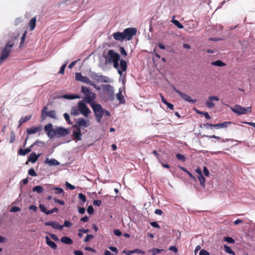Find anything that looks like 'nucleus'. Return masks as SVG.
Wrapping results in <instances>:
<instances>
[{
	"instance_id": "f257e3e1",
	"label": "nucleus",
	"mask_w": 255,
	"mask_h": 255,
	"mask_svg": "<svg viewBox=\"0 0 255 255\" xmlns=\"http://www.w3.org/2000/svg\"><path fill=\"white\" fill-rule=\"evenodd\" d=\"M137 30L135 28H127L124 29L123 32H116L112 34L113 38L117 41H123L125 39L127 40H131L133 36L136 33Z\"/></svg>"
},
{
	"instance_id": "f03ea898",
	"label": "nucleus",
	"mask_w": 255,
	"mask_h": 255,
	"mask_svg": "<svg viewBox=\"0 0 255 255\" xmlns=\"http://www.w3.org/2000/svg\"><path fill=\"white\" fill-rule=\"evenodd\" d=\"M81 92L85 95V97L83 100L84 102L87 103L90 106L95 104L94 101L96 98V95L94 92H91L89 88L82 86L81 87Z\"/></svg>"
},
{
	"instance_id": "7ed1b4c3",
	"label": "nucleus",
	"mask_w": 255,
	"mask_h": 255,
	"mask_svg": "<svg viewBox=\"0 0 255 255\" xmlns=\"http://www.w3.org/2000/svg\"><path fill=\"white\" fill-rule=\"evenodd\" d=\"M14 39L13 38L12 39L8 41L2 50L0 57V61L1 62H3L4 59L8 57L14 44Z\"/></svg>"
},
{
	"instance_id": "20e7f679",
	"label": "nucleus",
	"mask_w": 255,
	"mask_h": 255,
	"mask_svg": "<svg viewBox=\"0 0 255 255\" xmlns=\"http://www.w3.org/2000/svg\"><path fill=\"white\" fill-rule=\"evenodd\" d=\"M93 111L94 113L95 116L97 121L100 123L102 117L104 116V110L102 106L99 104H94L91 105Z\"/></svg>"
},
{
	"instance_id": "39448f33",
	"label": "nucleus",
	"mask_w": 255,
	"mask_h": 255,
	"mask_svg": "<svg viewBox=\"0 0 255 255\" xmlns=\"http://www.w3.org/2000/svg\"><path fill=\"white\" fill-rule=\"evenodd\" d=\"M105 57L106 58V62L110 64L112 63V62L115 61L120 60L121 56L114 50L111 49L108 51L107 56Z\"/></svg>"
},
{
	"instance_id": "423d86ee",
	"label": "nucleus",
	"mask_w": 255,
	"mask_h": 255,
	"mask_svg": "<svg viewBox=\"0 0 255 255\" xmlns=\"http://www.w3.org/2000/svg\"><path fill=\"white\" fill-rule=\"evenodd\" d=\"M231 110L233 112L239 115L250 113L252 112V108L251 107L244 108L239 105H235Z\"/></svg>"
},
{
	"instance_id": "0eeeda50",
	"label": "nucleus",
	"mask_w": 255,
	"mask_h": 255,
	"mask_svg": "<svg viewBox=\"0 0 255 255\" xmlns=\"http://www.w3.org/2000/svg\"><path fill=\"white\" fill-rule=\"evenodd\" d=\"M47 109L46 107H44L41 111V121H43L46 120L47 117L54 119H56V112L55 110H50L46 111Z\"/></svg>"
},
{
	"instance_id": "6e6552de",
	"label": "nucleus",
	"mask_w": 255,
	"mask_h": 255,
	"mask_svg": "<svg viewBox=\"0 0 255 255\" xmlns=\"http://www.w3.org/2000/svg\"><path fill=\"white\" fill-rule=\"evenodd\" d=\"M80 113H81L84 117L88 118L89 114L91 113V110L84 103L83 101H79L78 103Z\"/></svg>"
},
{
	"instance_id": "1a4fd4ad",
	"label": "nucleus",
	"mask_w": 255,
	"mask_h": 255,
	"mask_svg": "<svg viewBox=\"0 0 255 255\" xmlns=\"http://www.w3.org/2000/svg\"><path fill=\"white\" fill-rule=\"evenodd\" d=\"M75 80L78 81H80L84 83L89 84L91 86H95V84L92 82L88 77L86 76H83L81 73H76Z\"/></svg>"
},
{
	"instance_id": "9d476101",
	"label": "nucleus",
	"mask_w": 255,
	"mask_h": 255,
	"mask_svg": "<svg viewBox=\"0 0 255 255\" xmlns=\"http://www.w3.org/2000/svg\"><path fill=\"white\" fill-rule=\"evenodd\" d=\"M172 88L174 91L177 93L179 95V96L181 97L185 101L191 103H195L196 102V100L192 99L190 96H189L188 95L181 92L180 90L174 87H172Z\"/></svg>"
},
{
	"instance_id": "9b49d317",
	"label": "nucleus",
	"mask_w": 255,
	"mask_h": 255,
	"mask_svg": "<svg viewBox=\"0 0 255 255\" xmlns=\"http://www.w3.org/2000/svg\"><path fill=\"white\" fill-rule=\"evenodd\" d=\"M91 78L97 82H109V78L105 76L100 75L96 73H93L91 75Z\"/></svg>"
},
{
	"instance_id": "f8f14e48",
	"label": "nucleus",
	"mask_w": 255,
	"mask_h": 255,
	"mask_svg": "<svg viewBox=\"0 0 255 255\" xmlns=\"http://www.w3.org/2000/svg\"><path fill=\"white\" fill-rule=\"evenodd\" d=\"M55 136H64L67 135L69 132L68 130L63 127H59L53 131Z\"/></svg>"
},
{
	"instance_id": "ddd939ff",
	"label": "nucleus",
	"mask_w": 255,
	"mask_h": 255,
	"mask_svg": "<svg viewBox=\"0 0 255 255\" xmlns=\"http://www.w3.org/2000/svg\"><path fill=\"white\" fill-rule=\"evenodd\" d=\"M76 125L80 128H87L90 126V121L83 118H79L76 122Z\"/></svg>"
},
{
	"instance_id": "4468645a",
	"label": "nucleus",
	"mask_w": 255,
	"mask_h": 255,
	"mask_svg": "<svg viewBox=\"0 0 255 255\" xmlns=\"http://www.w3.org/2000/svg\"><path fill=\"white\" fill-rule=\"evenodd\" d=\"M219 100V98L217 96H210L209 97V100L205 103L206 106L208 108H212L215 106V104L213 103V101H218Z\"/></svg>"
},
{
	"instance_id": "2eb2a0df",
	"label": "nucleus",
	"mask_w": 255,
	"mask_h": 255,
	"mask_svg": "<svg viewBox=\"0 0 255 255\" xmlns=\"http://www.w3.org/2000/svg\"><path fill=\"white\" fill-rule=\"evenodd\" d=\"M45 226H50L53 228L55 229H58L59 230H62L63 226L62 225H60L56 221H51V222H46L45 223Z\"/></svg>"
},
{
	"instance_id": "dca6fc26",
	"label": "nucleus",
	"mask_w": 255,
	"mask_h": 255,
	"mask_svg": "<svg viewBox=\"0 0 255 255\" xmlns=\"http://www.w3.org/2000/svg\"><path fill=\"white\" fill-rule=\"evenodd\" d=\"M104 90L107 92V94L109 95L111 99H114V90L113 87L110 85H105L104 86Z\"/></svg>"
},
{
	"instance_id": "f3484780",
	"label": "nucleus",
	"mask_w": 255,
	"mask_h": 255,
	"mask_svg": "<svg viewBox=\"0 0 255 255\" xmlns=\"http://www.w3.org/2000/svg\"><path fill=\"white\" fill-rule=\"evenodd\" d=\"M231 124L232 123L231 122H225L223 123L213 124V128H214L215 129L226 128L231 125Z\"/></svg>"
},
{
	"instance_id": "a211bd4d",
	"label": "nucleus",
	"mask_w": 255,
	"mask_h": 255,
	"mask_svg": "<svg viewBox=\"0 0 255 255\" xmlns=\"http://www.w3.org/2000/svg\"><path fill=\"white\" fill-rule=\"evenodd\" d=\"M42 127H33L29 128H27L26 131L29 134H34L37 132L40 131L42 130Z\"/></svg>"
},
{
	"instance_id": "6ab92c4d",
	"label": "nucleus",
	"mask_w": 255,
	"mask_h": 255,
	"mask_svg": "<svg viewBox=\"0 0 255 255\" xmlns=\"http://www.w3.org/2000/svg\"><path fill=\"white\" fill-rule=\"evenodd\" d=\"M46 243L48 246H49L51 249L56 250L57 248L56 244L53 241H51L50 238L48 236H46Z\"/></svg>"
},
{
	"instance_id": "aec40b11",
	"label": "nucleus",
	"mask_w": 255,
	"mask_h": 255,
	"mask_svg": "<svg viewBox=\"0 0 255 255\" xmlns=\"http://www.w3.org/2000/svg\"><path fill=\"white\" fill-rule=\"evenodd\" d=\"M39 155V154L36 155L35 152H32L30 154L28 158V160L30 161L31 163H34L37 160Z\"/></svg>"
},
{
	"instance_id": "412c9836",
	"label": "nucleus",
	"mask_w": 255,
	"mask_h": 255,
	"mask_svg": "<svg viewBox=\"0 0 255 255\" xmlns=\"http://www.w3.org/2000/svg\"><path fill=\"white\" fill-rule=\"evenodd\" d=\"M45 163H48L49 165H59V162L55 159H49L48 158H46L45 161Z\"/></svg>"
},
{
	"instance_id": "4be33fe9",
	"label": "nucleus",
	"mask_w": 255,
	"mask_h": 255,
	"mask_svg": "<svg viewBox=\"0 0 255 255\" xmlns=\"http://www.w3.org/2000/svg\"><path fill=\"white\" fill-rule=\"evenodd\" d=\"M36 17H34L30 19L29 22V26L30 30L32 31L34 29L36 26Z\"/></svg>"
},
{
	"instance_id": "5701e85b",
	"label": "nucleus",
	"mask_w": 255,
	"mask_h": 255,
	"mask_svg": "<svg viewBox=\"0 0 255 255\" xmlns=\"http://www.w3.org/2000/svg\"><path fill=\"white\" fill-rule=\"evenodd\" d=\"M61 242L67 245H71L73 243V241L72 239L69 237L66 236L63 237L61 239Z\"/></svg>"
},
{
	"instance_id": "b1692460",
	"label": "nucleus",
	"mask_w": 255,
	"mask_h": 255,
	"mask_svg": "<svg viewBox=\"0 0 255 255\" xmlns=\"http://www.w3.org/2000/svg\"><path fill=\"white\" fill-rule=\"evenodd\" d=\"M119 68L122 71V72L126 71L127 69V62L125 60H122L120 61Z\"/></svg>"
},
{
	"instance_id": "393cba45",
	"label": "nucleus",
	"mask_w": 255,
	"mask_h": 255,
	"mask_svg": "<svg viewBox=\"0 0 255 255\" xmlns=\"http://www.w3.org/2000/svg\"><path fill=\"white\" fill-rule=\"evenodd\" d=\"M31 115L27 116L25 117L21 118L19 121L18 127H20L24 123L30 120L31 118Z\"/></svg>"
},
{
	"instance_id": "a878e982",
	"label": "nucleus",
	"mask_w": 255,
	"mask_h": 255,
	"mask_svg": "<svg viewBox=\"0 0 255 255\" xmlns=\"http://www.w3.org/2000/svg\"><path fill=\"white\" fill-rule=\"evenodd\" d=\"M53 126L51 124L49 123L44 126V129L45 131L47 132V135H49V131H53L54 130L53 129Z\"/></svg>"
},
{
	"instance_id": "bb28decb",
	"label": "nucleus",
	"mask_w": 255,
	"mask_h": 255,
	"mask_svg": "<svg viewBox=\"0 0 255 255\" xmlns=\"http://www.w3.org/2000/svg\"><path fill=\"white\" fill-rule=\"evenodd\" d=\"M31 149L30 148H27L25 149H23L22 148H20L18 150V154L22 156L25 155L27 153L30 152Z\"/></svg>"
},
{
	"instance_id": "cd10ccee",
	"label": "nucleus",
	"mask_w": 255,
	"mask_h": 255,
	"mask_svg": "<svg viewBox=\"0 0 255 255\" xmlns=\"http://www.w3.org/2000/svg\"><path fill=\"white\" fill-rule=\"evenodd\" d=\"M62 98L66 99L73 100L75 99H79L80 96L75 95H64Z\"/></svg>"
},
{
	"instance_id": "c85d7f7f",
	"label": "nucleus",
	"mask_w": 255,
	"mask_h": 255,
	"mask_svg": "<svg viewBox=\"0 0 255 255\" xmlns=\"http://www.w3.org/2000/svg\"><path fill=\"white\" fill-rule=\"evenodd\" d=\"M119 60H116L114 62H112V63L114 64V67L116 69L118 70V73L121 76L122 75V71L119 68Z\"/></svg>"
},
{
	"instance_id": "c756f323",
	"label": "nucleus",
	"mask_w": 255,
	"mask_h": 255,
	"mask_svg": "<svg viewBox=\"0 0 255 255\" xmlns=\"http://www.w3.org/2000/svg\"><path fill=\"white\" fill-rule=\"evenodd\" d=\"M79 113H80V111H79L78 106V107H73L72 108L71 110V114L72 115H74V116L78 115L79 114Z\"/></svg>"
},
{
	"instance_id": "7c9ffc66",
	"label": "nucleus",
	"mask_w": 255,
	"mask_h": 255,
	"mask_svg": "<svg viewBox=\"0 0 255 255\" xmlns=\"http://www.w3.org/2000/svg\"><path fill=\"white\" fill-rule=\"evenodd\" d=\"M211 65L219 67H222L225 66L226 64L221 60H217L216 61L212 62L211 63Z\"/></svg>"
},
{
	"instance_id": "2f4dec72",
	"label": "nucleus",
	"mask_w": 255,
	"mask_h": 255,
	"mask_svg": "<svg viewBox=\"0 0 255 255\" xmlns=\"http://www.w3.org/2000/svg\"><path fill=\"white\" fill-rule=\"evenodd\" d=\"M117 98L118 100L120 101V103H121L122 104H123V103H124L125 102V100L124 99V97L123 96L122 93L120 91L117 94Z\"/></svg>"
},
{
	"instance_id": "473e14b6",
	"label": "nucleus",
	"mask_w": 255,
	"mask_h": 255,
	"mask_svg": "<svg viewBox=\"0 0 255 255\" xmlns=\"http://www.w3.org/2000/svg\"><path fill=\"white\" fill-rule=\"evenodd\" d=\"M73 135L74 139L76 140H81L82 133L81 132H73Z\"/></svg>"
},
{
	"instance_id": "72a5a7b5",
	"label": "nucleus",
	"mask_w": 255,
	"mask_h": 255,
	"mask_svg": "<svg viewBox=\"0 0 255 255\" xmlns=\"http://www.w3.org/2000/svg\"><path fill=\"white\" fill-rule=\"evenodd\" d=\"M164 250L163 249H159L156 248H152L149 251V252L152 253L153 255H155L157 254H159L163 252Z\"/></svg>"
},
{
	"instance_id": "f704fd0d",
	"label": "nucleus",
	"mask_w": 255,
	"mask_h": 255,
	"mask_svg": "<svg viewBox=\"0 0 255 255\" xmlns=\"http://www.w3.org/2000/svg\"><path fill=\"white\" fill-rule=\"evenodd\" d=\"M33 191L37 192L38 193H41L43 191V188L41 186H36L33 188Z\"/></svg>"
},
{
	"instance_id": "c9c22d12",
	"label": "nucleus",
	"mask_w": 255,
	"mask_h": 255,
	"mask_svg": "<svg viewBox=\"0 0 255 255\" xmlns=\"http://www.w3.org/2000/svg\"><path fill=\"white\" fill-rule=\"evenodd\" d=\"M198 179L200 181V185L203 186V187H205V182L206 181V179L205 177H204L203 175L198 176Z\"/></svg>"
},
{
	"instance_id": "e433bc0d",
	"label": "nucleus",
	"mask_w": 255,
	"mask_h": 255,
	"mask_svg": "<svg viewBox=\"0 0 255 255\" xmlns=\"http://www.w3.org/2000/svg\"><path fill=\"white\" fill-rule=\"evenodd\" d=\"M224 249H225V251L226 253H228V254H229L233 255L235 254V252L231 250V248H230V247H229V246H227V245H225L224 246Z\"/></svg>"
},
{
	"instance_id": "4c0bfd02",
	"label": "nucleus",
	"mask_w": 255,
	"mask_h": 255,
	"mask_svg": "<svg viewBox=\"0 0 255 255\" xmlns=\"http://www.w3.org/2000/svg\"><path fill=\"white\" fill-rule=\"evenodd\" d=\"M175 156L177 159L182 162H185L186 160V158L183 155L180 153H177Z\"/></svg>"
},
{
	"instance_id": "58836bf2",
	"label": "nucleus",
	"mask_w": 255,
	"mask_h": 255,
	"mask_svg": "<svg viewBox=\"0 0 255 255\" xmlns=\"http://www.w3.org/2000/svg\"><path fill=\"white\" fill-rule=\"evenodd\" d=\"M78 197L80 200L82 201L83 203H84L86 201V197L84 194L82 193H79L78 194Z\"/></svg>"
},
{
	"instance_id": "ea45409f",
	"label": "nucleus",
	"mask_w": 255,
	"mask_h": 255,
	"mask_svg": "<svg viewBox=\"0 0 255 255\" xmlns=\"http://www.w3.org/2000/svg\"><path fill=\"white\" fill-rule=\"evenodd\" d=\"M172 22L176 25L178 28L181 29L183 28V25L181 24L179 21L177 20H172Z\"/></svg>"
},
{
	"instance_id": "a19ab883",
	"label": "nucleus",
	"mask_w": 255,
	"mask_h": 255,
	"mask_svg": "<svg viewBox=\"0 0 255 255\" xmlns=\"http://www.w3.org/2000/svg\"><path fill=\"white\" fill-rule=\"evenodd\" d=\"M26 34H27V31H25L23 33V35H22V36L21 38V41H20V46H19L20 47H22V44H23V43L24 42Z\"/></svg>"
},
{
	"instance_id": "79ce46f5",
	"label": "nucleus",
	"mask_w": 255,
	"mask_h": 255,
	"mask_svg": "<svg viewBox=\"0 0 255 255\" xmlns=\"http://www.w3.org/2000/svg\"><path fill=\"white\" fill-rule=\"evenodd\" d=\"M224 241L231 244L235 243V240L231 237H227L224 238Z\"/></svg>"
},
{
	"instance_id": "37998d69",
	"label": "nucleus",
	"mask_w": 255,
	"mask_h": 255,
	"mask_svg": "<svg viewBox=\"0 0 255 255\" xmlns=\"http://www.w3.org/2000/svg\"><path fill=\"white\" fill-rule=\"evenodd\" d=\"M54 190H55V193L56 194H61L64 193L63 189L60 187H55Z\"/></svg>"
},
{
	"instance_id": "c03bdc74",
	"label": "nucleus",
	"mask_w": 255,
	"mask_h": 255,
	"mask_svg": "<svg viewBox=\"0 0 255 255\" xmlns=\"http://www.w3.org/2000/svg\"><path fill=\"white\" fill-rule=\"evenodd\" d=\"M28 172V174L32 176H36L37 175V173L33 168H30V169H29Z\"/></svg>"
},
{
	"instance_id": "a18cd8bd",
	"label": "nucleus",
	"mask_w": 255,
	"mask_h": 255,
	"mask_svg": "<svg viewBox=\"0 0 255 255\" xmlns=\"http://www.w3.org/2000/svg\"><path fill=\"white\" fill-rule=\"evenodd\" d=\"M20 211V209L16 206H13L10 209V212H16Z\"/></svg>"
},
{
	"instance_id": "49530a36",
	"label": "nucleus",
	"mask_w": 255,
	"mask_h": 255,
	"mask_svg": "<svg viewBox=\"0 0 255 255\" xmlns=\"http://www.w3.org/2000/svg\"><path fill=\"white\" fill-rule=\"evenodd\" d=\"M15 140V134L13 131H11L10 132V142L12 143Z\"/></svg>"
},
{
	"instance_id": "de8ad7c7",
	"label": "nucleus",
	"mask_w": 255,
	"mask_h": 255,
	"mask_svg": "<svg viewBox=\"0 0 255 255\" xmlns=\"http://www.w3.org/2000/svg\"><path fill=\"white\" fill-rule=\"evenodd\" d=\"M66 63L65 64H64L62 65V66L61 67V68L59 71V74H63L65 72V69L66 68Z\"/></svg>"
},
{
	"instance_id": "09e8293b",
	"label": "nucleus",
	"mask_w": 255,
	"mask_h": 255,
	"mask_svg": "<svg viewBox=\"0 0 255 255\" xmlns=\"http://www.w3.org/2000/svg\"><path fill=\"white\" fill-rule=\"evenodd\" d=\"M39 207L41 211L45 214V212H47V208L43 204H40Z\"/></svg>"
},
{
	"instance_id": "8fccbe9b",
	"label": "nucleus",
	"mask_w": 255,
	"mask_h": 255,
	"mask_svg": "<svg viewBox=\"0 0 255 255\" xmlns=\"http://www.w3.org/2000/svg\"><path fill=\"white\" fill-rule=\"evenodd\" d=\"M72 226V224L71 222H70V221H69L68 220H65L64 221V225L63 226V227L64 226V227H68V228H70Z\"/></svg>"
},
{
	"instance_id": "3c124183",
	"label": "nucleus",
	"mask_w": 255,
	"mask_h": 255,
	"mask_svg": "<svg viewBox=\"0 0 255 255\" xmlns=\"http://www.w3.org/2000/svg\"><path fill=\"white\" fill-rule=\"evenodd\" d=\"M49 235L50 236L51 239L54 241H58L59 240V239L56 235L52 233H49Z\"/></svg>"
},
{
	"instance_id": "603ef678",
	"label": "nucleus",
	"mask_w": 255,
	"mask_h": 255,
	"mask_svg": "<svg viewBox=\"0 0 255 255\" xmlns=\"http://www.w3.org/2000/svg\"><path fill=\"white\" fill-rule=\"evenodd\" d=\"M203 137H209V138H215V139H217L218 140L221 139L220 137L215 135H210V136L207 135H203Z\"/></svg>"
},
{
	"instance_id": "864d4df0",
	"label": "nucleus",
	"mask_w": 255,
	"mask_h": 255,
	"mask_svg": "<svg viewBox=\"0 0 255 255\" xmlns=\"http://www.w3.org/2000/svg\"><path fill=\"white\" fill-rule=\"evenodd\" d=\"M209 253L205 250L202 249L200 251L199 255H209Z\"/></svg>"
},
{
	"instance_id": "5fc2aeb1",
	"label": "nucleus",
	"mask_w": 255,
	"mask_h": 255,
	"mask_svg": "<svg viewBox=\"0 0 255 255\" xmlns=\"http://www.w3.org/2000/svg\"><path fill=\"white\" fill-rule=\"evenodd\" d=\"M94 211V210L93 207L91 205L88 206V207L87 208V212L89 214H93Z\"/></svg>"
},
{
	"instance_id": "6e6d98bb",
	"label": "nucleus",
	"mask_w": 255,
	"mask_h": 255,
	"mask_svg": "<svg viewBox=\"0 0 255 255\" xmlns=\"http://www.w3.org/2000/svg\"><path fill=\"white\" fill-rule=\"evenodd\" d=\"M66 186H67V187L69 189L72 190H74V189H75V187L74 185H73L71 184L70 183H69V182H66Z\"/></svg>"
},
{
	"instance_id": "4d7b16f0",
	"label": "nucleus",
	"mask_w": 255,
	"mask_h": 255,
	"mask_svg": "<svg viewBox=\"0 0 255 255\" xmlns=\"http://www.w3.org/2000/svg\"><path fill=\"white\" fill-rule=\"evenodd\" d=\"M200 114L204 115L206 119L207 120H210L211 119V117L207 112H200Z\"/></svg>"
},
{
	"instance_id": "13d9d810",
	"label": "nucleus",
	"mask_w": 255,
	"mask_h": 255,
	"mask_svg": "<svg viewBox=\"0 0 255 255\" xmlns=\"http://www.w3.org/2000/svg\"><path fill=\"white\" fill-rule=\"evenodd\" d=\"M120 52H121V53L124 55V56H127V53L126 52V51L125 50V48L123 47H121L120 48Z\"/></svg>"
},
{
	"instance_id": "bf43d9fd",
	"label": "nucleus",
	"mask_w": 255,
	"mask_h": 255,
	"mask_svg": "<svg viewBox=\"0 0 255 255\" xmlns=\"http://www.w3.org/2000/svg\"><path fill=\"white\" fill-rule=\"evenodd\" d=\"M203 172H204V175L206 176H209V171L208 168L206 166L203 167Z\"/></svg>"
},
{
	"instance_id": "052dcab7",
	"label": "nucleus",
	"mask_w": 255,
	"mask_h": 255,
	"mask_svg": "<svg viewBox=\"0 0 255 255\" xmlns=\"http://www.w3.org/2000/svg\"><path fill=\"white\" fill-rule=\"evenodd\" d=\"M64 117L65 118V119L66 120V121L69 123V124H71V123L70 122V116L67 113H65L64 114Z\"/></svg>"
},
{
	"instance_id": "680f3d73",
	"label": "nucleus",
	"mask_w": 255,
	"mask_h": 255,
	"mask_svg": "<svg viewBox=\"0 0 255 255\" xmlns=\"http://www.w3.org/2000/svg\"><path fill=\"white\" fill-rule=\"evenodd\" d=\"M73 127L75 128V130L73 132H81V128L76 125V123L73 126Z\"/></svg>"
},
{
	"instance_id": "e2e57ef3",
	"label": "nucleus",
	"mask_w": 255,
	"mask_h": 255,
	"mask_svg": "<svg viewBox=\"0 0 255 255\" xmlns=\"http://www.w3.org/2000/svg\"><path fill=\"white\" fill-rule=\"evenodd\" d=\"M101 204H102V201H101V200H94L93 202V204L95 206H100L101 205Z\"/></svg>"
},
{
	"instance_id": "0e129e2a",
	"label": "nucleus",
	"mask_w": 255,
	"mask_h": 255,
	"mask_svg": "<svg viewBox=\"0 0 255 255\" xmlns=\"http://www.w3.org/2000/svg\"><path fill=\"white\" fill-rule=\"evenodd\" d=\"M93 238V236L92 235H88L84 239L85 242H88L90 240L92 239Z\"/></svg>"
},
{
	"instance_id": "69168bd1",
	"label": "nucleus",
	"mask_w": 255,
	"mask_h": 255,
	"mask_svg": "<svg viewBox=\"0 0 255 255\" xmlns=\"http://www.w3.org/2000/svg\"><path fill=\"white\" fill-rule=\"evenodd\" d=\"M169 250L173 251L175 253H176L178 252L177 248L175 246H171L169 248Z\"/></svg>"
},
{
	"instance_id": "338daca9",
	"label": "nucleus",
	"mask_w": 255,
	"mask_h": 255,
	"mask_svg": "<svg viewBox=\"0 0 255 255\" xmlns=\"http://www.w3.org/2000/svg\"><path fill=\"white\" fill-rule=\"evenodd\" d=\"M203 127L205 128H206L207 129H208L209 128H213V124H209V123H206L203 125Z\"/></svg>"
},
{
	"instance_id": "774afa93",
	"label": "nucleus",
	"mask_w": 255,
	"mask_h": 255,
	"mask_svg": "<svg viewBox=\"0 0 255 255\" xmlns=\"http://www.w3.org/2000/svg\"><path fill=\"white\" fill-rule=\"evenodd\" d=\"M109 249L111 251H112V252H114L115 253V254H117L118 253V249L116 247H109Z\"/></svg>"
}]
</instances>
